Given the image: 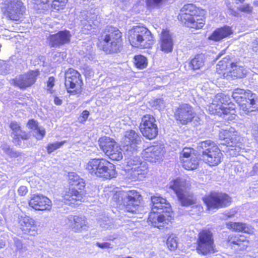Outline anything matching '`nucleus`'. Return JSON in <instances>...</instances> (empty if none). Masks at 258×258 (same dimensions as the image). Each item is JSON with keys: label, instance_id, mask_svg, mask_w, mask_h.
<instances>
[{"label": "nucleus", "instance_id": "44", "mask_svg": "<svg viewBox=\"0 0 258 258\" xmlns=\"http://www.w3.org/2000/svg\"><path fill=\"white\" fill-rule=\"evenodd\" d=\"M168 0H146V4L149 9L160 8Z\"/></svg>", "mask_w": 258, "mask_h": 258}, {"label": "nucleus", "instance_id": "29", "mask_svg": "<svg viewBox=\"0 0 258 258\" xmlns=\"http://www.w3.org/2000/svg\"><path fill=\"white\" fill-rule=\"evenodd\" d=\"M247 70L237 62L232 63L230 69L227 71L226 77H231L232 79L242 78L245 77Z\"/></svg>", "mask_w": 258, "mask_h": 258}, {"label": "nucleus", "instance_id": "12", "mask_svg": "<svg viewBox=\"0 0 258 258\" xmlns=\"http://www.w3.org/2000/svg\"><path fill=\"white\" fill-rule=\"evenodd\" d=\"M196 115L194 108L186 103L180 104L174 113L175 118L182 124H186L191 122Z\"/></svg>", "mask_w": 258, "mask_h": 258}, {"label": "nucleus", "instance_id": "58", "mask_svg": "<svg viewBox=\"0 0 258 258\" xmlns=\"http://www.w3.org/2000/svg\"><path fill=\"white\" fill-rule=\"evenodd\" d=\"M6 68L7 64L4 61L0 60V74H6L7 73Z\"/></svg>", "mask_w": 258, "mask_h": 258}, {"label": "nucleus", "instance_id": "1", "mask_svg": "<svg viewBox=\"0 0 258 258\" xmlns=\"http://www.w3.org/2000/svg\"><path fill=\"white\" fill-rule=\"evenodd\" d=\"M102 49L106 53L120 52L122 47V33L116 28L107 26L100 37Z\"/></svg>", "mask_w": 258, "mask_h": 258}, {"label": "nucleus", "instance_id": "5", "mask_svg": "<svg viewBox=\"0 0 258 258\" xmlns=\"http://www.w3.org/2000/svg\"><path fill=\"white\" fill-rule=\"evenodd\" d=\"M198 10L193 4L184 5L181 9L178 16V19L187 27L196 29L202 28L204 24V21L199 19L198 15Z\"/></svg>", "mask_w": 258, "mask_h": 258}, {"label": "nucleus", "instance_id": "23", "mask_svg": "<svg viewBox=\"0 0 258 258\" xmlns=\"http://www.w3.org/2000/svg\"><path fill=\"white\" fill-rule=\"evenodd\" d=\"M173 39L169 30H163L161 34L160 48L165 52H171L173 50Z\"/></svg>", "mask_w": 258, "mask_h": 258}, {"label": "nucleus", "instance_id": "17", "mask_svg": "<svg viewBox=\"0 0 258 258\" xmlns=\"http://www.w3.org/2000/svg\"><path fill=\"white\" fill-rule=\"evenodd\" d=\"M193 152V149L185 148L180 153V162L182 163L183 167L186 170H194L199 165L198 158Z\"/></svg>", "mask_w": 258, "mask_h": 258}, {"label": "nucleus", "instance_id": "4", "mask_svg": "<svg viewBox=\"0 0 258 258\" xmlns=\"http://www.w3.org/2000/svg\"><path fill=\"white\" fill-rule=\"evenodd\" d=\"M128 40L133 47L141 49L150 48L154 43L151 32L141 26L134 27L128 31Z\"/></svg>", "mask_w": 258, "mask_h": 258}, {"label": "nucleus", "instance_id": "64", "mask_svg": "<svg viewBox=\"0 0 258 258\" xmlns=\"http://www.w3.org/2000/svg\"><path fill=\"white\" fill-rule=\"evenodd\" d=\"M252 174L254 175L258 172V163H255L252 167Z\"/></svg>", "mask_w": 258, "mask_h": 258}, {"label": "nucleus", "instance_id": "46", "mask_svg": "<svg viewBox=\"0 0 258 258\" xmlns=\"http://www.w3.org/2000/svg\"><path fill=\"white\" fill-rule=\"evenodd\" d=\"M135 63L136 67L140 69L145 68L147 65V59L143 55H136L135 56Z\"/></svg>", "mask_w": 258, "mask_h": 258}, {"label": "nucleus", "instance_id": "18", "mask_svg": "<svg viewBox=\"0 0 258 258\" xmlns=\"http://www.w3.org/2000/svg\"><path fill=\"white\" fill-rule=\"evenodd\" d=\"M38 75L36 72L31 71L27 74L20 75L13 80L14 84L21 89H25L33 84Z\"/></svg>", "mask_w": 258, "mask_h": 258}, {"label": "nucleus", "instance_id": "35", "mask_svg": "<svg viewBox=\"0 0 258 258\" xmlns=\"http://www.w3.org/2000/svg\"><path fill=\"white\" fill-rule=\"evenodd\" d=\"M226 225L228 229H232L235 231L249 233L251 231V228L249 226L242 223L229 222Z\"/></svg>", "mask_w": 258, "mask_h": 258}, {"label": "nucleus", "instance_id": "3", "mask_svg": "<svg viewBox=\"0 0 258 258\" xmlns=\"http://www.w3.org/2000/svg\"><path fill=\"white\" fill-rule=\"evenodd\" d=\"M198 149L203 160L210 166H217L222 162L223 154L217 145L211 140L200 142Z\"/></svg>", "mask_w": 258, "mask_h": 258}, {"label": "nucleus", "instance_id": "59", "mask_svg": "<svg viewBox=\"0 0 258 258\" xmlns=\"http://www.w3.org/2000/svg\"><path fill=\"white\" fill-rule=\"evenodd\" d=\"M1 148L2 150L8 156L12 149V148H10V146L7 144H3L1 146Z\"/></svg>", "mask_w": 258, "mask_h": 258}, {"label": "nucleus", "instance_id": "2", "mask_svg": "<svg viewBox=\"0 0 258 258\" xmlns=\"http://www.w3.org/2000/svg\"><path fill=\"white\" fill-rule=\"evenodd\" d=\"M86 169L91 175L105 179L112 178L116 174L114 165L103 158L91 159Z\"/></svg>", "mask_w": 258, "mask_h": 258}, {"label": "nucleus", "instance_id": "43", "mask_svg": "<svg viewBox=\"0 0 258 258\" xmlns=\"http://www.w3.org/2000/svg\"><path fill=\"white\" fill-rule=\"evenodd\" d=\"M233 133H230L227 146L233 147L237 143L240 141V137L239 134L233 128Z\"/></svg>", "mask_w": 258, "mask_h": 258}, {"label": "nucleus", "instance_id": "48", "mask_svg": "<svg viewBox=\"0 0 258 258\" xmlns=\"http://www.w3.org/2000/svg\"><path fill=\"white\" fill-rule=\"evenodd\" d=\"M33 134L37 139L41 140L45 135V131L43 127L38 126L36 130L33 131Z\"/></svg>", "mask_w": 258, "mask_h": 258}, {"label": "nucleus", "instance_id": "9", "mask_svg": "<svg viewBox=\"0 0 258 258\" xmlns=\"http://www.w3.org/2000/svg\"><path fill=\"white\" fill-rule=\"evenodd\" d=\"M83 82L80 74L73 69H69L65 73V86L70 93H79L82 91Z\"/></svg>", "mask_w": 258, "mask_h": 258}, {"label": "nucleus", "instance_id": "13", "mask_svg": "<svg viewBox=\"0 0 258 258\" xmlns=\"http://www.w3.org/2000/svg\"><path fill=\"white\" fill-rule=\"evenodd\" d=\"M141 142V137L135 131L128 130L125 132L122 145L127 154H130V152L134 153L137 151V146Z\"/></svg>", "mask_w": 258, "mask_h": 258}, {"label": "nucleus", "instance_id": "51", "mask_svg": "<svg viewBox=\"0 0 258 258\" xmlns=\"http://www.w3.org/2000/svg\"><path fill=\"white\" fill-rule=\"evenodd\" d=\"M33 3L36 5H40L43 4L44 5L43 9H47L49 5L51 4L53 1V0H32Z\"/></svg>", "mask_w": 258, "mask_h": 258}, {"label": "nucleus", "instance_id": "39", "mask_svg": "<svg viewBox=\"0 0 258 258\" xmlns=\"http://www.w3.org/2000/svg\"><path fill=\"white\" fill-rule=\"evenodd\" d=\"M112 160L119 161L122 159L123 155L122 150L117 144L111 149V151L108 152L107 155Z\"/></svg>", "mask_w": 258, "mask_h": 258}, {"label": "nucleus", "instance_id": "53", "mask_svg": "<svg viewBox=\"0 0 258 258\" xmlns=\"http://www.w3.org/2000/svg\"><path fill=\"white\" fill-rule=\"evenodd\" d=\"M96 245L99 248L101 249H109L112 248L113 247V245L111 243L107 242H96Z\"/></svg>", "mask_w": 258, "mask_h": 258}, {"label": "nucleus", "instance_id": "20", "mask_svg": "<svg viewBox=\"0 0 258 258\" xmlns=\"http://www.w3.org/2000/svg\"><path fill=\"white\" fill-rule=\"evenodd\" d=\"M62 195L64 203L69 205H74L76 202L81 201L83 196L82 190L78 191L75 187L66 188Z\"/></svg>", "mask_w": 258, "mask_h": 258}, {"label": "nucleus", "instance_id": "56", "mask_svg": "<svg viewBox=\"0 0 258 258\" xmlns=\"http://www.w3.org/2000/svg\"><path fill=\"white\" fill-rule=\"evenodd\" d=\"M24 154L22 152L16 151L12 148L9 156L11 158H17L21 157Z\"/></svg>", "mask_w": 258, "mask_h": 258}, {"label": "nucleus", "instance_id": "34", "mask_svg": "<svg viewBox=\"0 0 258 258\" xmlns=\"http://www.w3.org/2000/svg\"><path fill=\"white\" fill-rule=\"evenodd\" d=\"M69 181L70 184L76 186L79 190H82L85 186L84 179L75 172L69 173Z\"/></svg>", "mask_w": 258, "mask_h": 258}, {"label": "nucleus", "instance_id": "57", "mask_svg": "<svg viewBox=\"0 0 258 258\" xmlns=\"http://www.w3.org/2000/svg\"><path fill=\"white\" fill-rule=\"evenodd\" d=\"M28 190L26 186H21L18 189V194L21 196H25L28 193Z\"/></svg>", "mask_w": 258, "mask_h": 258}, {"label": "nucleus", "instance_id": "32", "mask_svg": "<svg viewBox=\"0 0 258 258\" xmlns=\"http://www.w3.org/2000/svg\"><path fill=\"white\" fill-rule=\"evenodd\" d=\"M232 33L231 28L229 26H225L215 30L209 37V39L215 41H218L229 36Z\"/></svg>", "mask_w": 258, "mask_h": 258}, {"label": "nucleus", "instance_id": "6", "mask_svg": "<svg viewBox=\"0 0 258 258\" xmlns=\"http://www.w3.org/2000/svg\"><path fill=\"white\" fill-rule=\"evenodd\" d=\"M196 250L198 254L207 255L217 251L213 234L209 229H203L198 235Z\"/></svg>", "mask_w": 258, "mask_h": 258}, {"label": "nucleus", "instance_id": "10", "mask_svg": "<svg viewBox=\"0 0 258 258\" xmlns=\"http://www.w3.org/2000/svg\"><path fill=\"white\" fill-rule=\"evenodd\" d=\"M123 198V204L128 212L138 213H141L143 210V207L141 205L142 197L137 191H128L124 195Z\"/></svg>", "mask_w": 258, "mask_h": 258}, {"label": "nucleus", "instance_id": "28", "mask_svg": "<svg viewBox=\"0 0 258 258\" xmlns=\"http://www.w3.org/2000/svg\"><path fill=\"white\" fill-rule=\"evenodd\" d=\"M100 17L94 13H87L86 19L82 20L84 30H91L98 27L100 24Z\"/></svg>", "mask_w": 258, "mask_h": 258}, {"label": "nucleus", "instance_id": "42", "mask_svg": "<svg viewBox=\"0 0 258 258\" xmlns=\"http://www.w3.org/2000/svg\"><path fill=\"white\" fill-rule=\"evenodd\" d=\"M178 238L174 234L170 235L167 239L166 244L168 248L171 251L175 250L177 247Z\"/></svg>", "mask_w": 258, "mask_h": 258}, {"label": "nucleus", "instance_id": "36", "mask_svg": "<svg viewBox=\"0 0 258 258\" xmlns=\"http://www.w3.org/2000/svg\"><path fill=\"white\" fill-rule=\"evenodd\" d=\"M250 94V91L246 92L242 89L237 88L234 90L232 97L237 103H240L243 102Z\"/></svg>", "mask_w": 258, "mask_h": 258}, {"label": "nucleus", "instance_id": "27", "mask_svg": "<svg viewBox=\"0 0 258 258\" xmlns=\"http://www.w3.org/2000/svg\"><path fill=\"white\" fill-rule=\"evenodd\" d=\"M68 220L70 226L74 232H80L86 228V221L84 217L71 216Z\"/></svg>", "mask_w": 258, "mask_h": 258}, {"label": "nucleus", "instance_id": "49", "mask_svg": "<svg viewBox=\"0 0 258 258\" xmlns=\"http://www.w3.org/2000/svg\"><path fill=\"white\" fill-rule=\"evenodd\" d=\"M100 226L105 229H111L114 227L112 222L108 218L99 221Z\"/></svg>", "mask_w": 258, "mask_h": 258}, {"label": "nucleus", "instance_id": "52", "mask_svg": "<svg viewBox=\"0 0 258 258\" xmlns=\"http://www.w3.org/2000/svg\"><path fill=\"white\" fill-rule=\"evenodd\" d=\"M252 7H251L249 4H244L242 6L239 7L238 8V10L241 12L246 13H250L252 11Z\"/></svg>", "mask_w": 258, "mask_h": 258}, {"label": "nucleus", "instance_id": "54", "mask_svg": "<svg viewBox=\"0 0 258 258\" xmlns=\"http://www.w3.org/2000/svg\"><path fill=\"white\" fill-rule=\"evenodd\" d=\"M54 78L52 77H49L47 83V90L49 91L50 93H53L52 88L54 85Z\"/></svg>", "mask_w": 258, "mask_h": 258}, {"label": "nucleus", "instance_id": "8", "mask_svg": "<svg viewBox=\"0 0 258 258\" xmlns=\"http://www.w3.org/2000/svg\"><path fill=\"white\" fill-rule=\"evenodd\" d=\"M203 200L208 209H218L228 206L231 203V198L222 192H212L205 196Z\"/></svg>", "mask_w": 258, "mask_h": 258}, {"label": "nucleus", "instance_id": "11", "mask_svg": "<svg viewBox=\"0 0 258 258\" xmlns=\"http://www.w3.org/2000/svg\"><path fill=\"white\" fill-rule=\"evenodd\" d=\"M156 120L151 115L146 114L142 118L140 129L143 135L149 139H153L158 134V127Z\"/></svg>", "mask_w": 258, "mask_h": 258}, {"label": "nucleus", "instance_id": "14", "mask_svg": "<svg viewBox=\"0 0 258 258\" xmlns=\"http://www.w3.org/2000/svg\"><path fill=\"white\" fill-rule=\"evenodd\" d=\"M28 204L35 211H50L51 209V201L42 194L31 195Z\"/></svg>", "mask_w": 258, "mask_h": 258}, {"label": "nucleus", "instance_id": "26", "mask_svg": "<svg viewBox=\"0 0 258 258\" xmlns=\"http://www.w3.org/2000/svg\"><path fill=\"white\" fill-rule=\"evenodd\" d=\"M20 227L25 234H30L35 231L36 224L34 219L28 216H21L19 220Z\"/></svg>", "mask_w": 258, "mask_h": 258}, {"label": "nucleus", "instance_id": "22", "mask_svg": "<svg viewBox=\"0 0 258 258\" xmlns=\"http://www.w3.org/2000/svg\"><path fill=\"white\" fill-rule=\"evenodd\" d=\"M164 152V147L162 145H156L147 148L143 154L148 161L156 162L162 159Z\"/></svg>", "mask_w": 258, "mask_h": 258}, {"label": "nucleus", "instance_id": "40", "mask_svg": "<svg viewBox=\"0 0 258 258\" xmlns=\"http://www.w3.org/2000/svg\"><path fill=\"white\" fill-rule=\"evenodd\" d=\"M212 103L228 106L231 103L229 96L223 93H218L215 96Z\"/></svg>", "mask_w": 258, "mask_h": 258}, {"label": "nucleus", "instance_id": "33", "mask_svg": "<svg viewBox=\"0 0 258 258\" xmlns=\"http://www.w3.org/2000/svg\"><path fill=\"white\" fill-rule=\"evenodd\" d=\"M99 144L100 149L107 155L108 152L111 151L117 143L112 139L107 137H102L99 139Z\"/></svg>", "mask_w": 258, "mask_h": 258}, {"label": "nucleus", "instance_id": "7", "mask_svg": "<svg viewBox=\"0 0 258 258\" xmlns=\"http://www.w3.org/2000/svg\"><path fill=\"white\" fill-rule=\"evenodd\" d=\"M169 187L174 191L183 206H190L195 203L193 195L186 190L184 179L177 178L170 182Z\"/></svg>", "mask_w": 258, "mask_h": 258}, {"label": "nucleus", "instance_id": "41", "mask_svg": "<svg viewBox=\"0 0 258 258\" xmlns=\"http://www.w3.org/2000/svg\"><path fill=\"white\" fill-rule=\"evenodd\" d=\"M232 63L233 62L229 58V57H225L218 62L216 69L221 71L227 70L228 71L230 69Z\"/></svg>", "mask_w": 258, "mask_h": 258}, {"label": "nucleus", "instance_id": "50", "mask_svg": "<svg viewBox=\"0 0 258 258\" xmlns=\"http://www.w3.org/2000/svg\"><path fill=\"white\" fill-rule=\"evenodd\" d=\"M251 135L257 140L258 139V125L255 124H252L250 125L248 131Z\"/></svg>", "mask_w": 258, "mask_h": 258}, {"label": "nucleus", "instance_id": "31", "mask_svg": "<svg viewBox=\"0 0 258 258\" xmlns=\"http://www.w3.org/2000/svg\"><path fill=\"white\" fill-rule=\"evenodd\" d=\"M126 170H128V174L133 179L137 180L140 179L146 173L147 167L146 163L144 162L138 166L127 168Z\"/></svg>", "mask_w": 258, "mask_h": 258}, {"label": "nucleus", "instance_id": "30", "mask_svg": "<svg viewBox=\"0 0 258 258\" xmlns=\"http://www.w3.org/2000/svg\"><path fill=\"white\" fill-rule=\"evenodd\" d=\"M171 216H166L164 213L153 212L152 211L150 214L148 220L153 226L158 228L164 227V223H166V220H169V217Z\"/></svg>", "mask_w": 258, "mask_h": 258}, {"label": "nucleus", "instance_id": "21", "mask_svg": "<svg viewBox=\"0 0 258 258\" xmlns=\"http://www.w3.org/2000/svg\"><path fill=\"white\" fill-rule=\"evenodd\" d=\"M12 130L11 137L13 142L16 145L20 146L21 144L20 139L27 140L29 139L30 135L25 131L22 130L19 124L16 121H12L10 124Z\"/></svg>", "mask_w": 258, "mask_h": 258}, {"label": "nucleus", "instance_id": "25", "mask_svg": "<svg viewBox=\"0 0 258 258\" xmlns=\"http://www.w3.org/2000/svg\"><path fill=\"white\" fill-rule=\"evenodd\" d=\"M227 106L216 104V103H212L209 105L208 109L212 114H217L222 116L225 119H229V117H227L226 116L229 114H234L235 110Z\"/></svg>", "mask_w": 258, "mask_h": 258}, {"label": "nucleus", "instance_id": "61", "mask_svg": "<svg viewBox=\"0 0 258 258\" xmlns=\"http://www.w3.org/2000/svg\"><path fill=\"white\" fill-rule=\"evenodd\" d=\"M244 101L247 103L248 106L251 108L252 106L255 104V100L253 98H247L244 99Z\"/></svg>", "mask_w": 258, "mask_h": 258}, {"label": "nucleus", "instance_id": "37", "mask_svg": "<svg viewBox=\"0 0 258 258\" xmlns=\"http://www.w3.org/2000/svg\"><path fill=\"white\" fill-rule=\"evenodd\" d=\"M136 151L133 152H130V154H127V152L125 153L126 156H128L126 159V163L128 168H131L132 167L138 166L140 165V164L143 163L141 162L140 157L136 155Z\"/></svg>", "mask_w": 258, "mask_h": 258}, {"label": "nucleus", "instance_id": "63", "mask_svg": "<svg viewBox=\"0 0 258 258\" xmlns=\"http://www.w3.org/2000/svg\"><path fill=\"white\" fill-rule=\"evenodd\" d=\"M54 103L56 105H60L62 101L59 97L55 96L54 99Z\"/></svg>", "mask_w": 258, "mask_h": 258}, {"label": "nucleus", "instance_id": "55", "mask_svg": "<svg viewBox=\"0 0 258 258\" xmlns=\"http://www.w3.org/2000/svg\"><path fill=\"white\" fill-rule=\"evenodd\" d=\"M27 126L33 132L38 126V123L35 120L31 119L28 122Z\"/></svg>", "mask_w": 258, "mask_h": 258}, {"label": "nucleus", "instance_id": "45", "mask_svg": "<svg viewBox=\"0 0 258 258\" xmlns=\"http://www.w3.org/2000/svg\"><path fill=\"white\" fill-rule=\"evenodd\" d=\"M233 133V128L230 127L229 130H221L219 131V137L221 140H223L224 142L221 143L223 145H227L230 133Z\"/></svg>", "mask_w": 258, "mask_h": 258}, {"label": "nucleus", "instance_id": "47", "mask_svg": "<svg viewBox=\"0 0 258 258\" xmlns=\"http://www.w3.org/2000/svg\"><path fill=\"white\" fill-rule=\"evenodd\" d=\"M64 143V142H55L53 143H49L47 147V152L50 154L54 150L61 147Z\"/></svg>", "mask_w": 258, "mask_h": 258}, {"label": "nucleus", "instance_id": "60", "mask_svg": "<svg viewBox=\"0 0 258 258\" xmlns=\"http://www.w3.org/2000/svg\"><path fill=\"white\" fill-rule=\"evenodd\" d=\"M242 103V102L241 103L242 104L241 107L242 108L243 110L245 112H247L248 113L249 112L253 111L254 110L253 109L250 108L246 102L245 103Z\"/></svg>", "mask_w": 258, "mask_h": 258}, {"label": "nucleus", "instance_id": "19", "mask_svg": "<svg viewBox=\"0 0 258 258\" xmlns=\"http://www.w3.org/2000/svg\"><path fill=\"white\" fill-rule=\"evenodd\" d=\"M152 204V211L160 213H164L166 216L170 215L171 206L166 199L160 197L154 196L151 197Z\"/></svg>", "mask_w": 258, "mask_h": 258}, {"label": "nucleus", "instance_id": "38", "mask_svg": "<svg viewBox=\"0 0 258 258\" xmlns=\"http://www.w3.org/2000/svg\"><path fill=\"white\" fill-rule=\"evenodd\" d=\"M205 63V56L202 54L197 55L190 62V66L194 70L201 69Z\"/></svg>", "mask_w": 258, "mask_h": 258}, {"label": "nucleus", "instance_id": "15", "mask_svg": "<svg viewBox=\"0 0 258 258\" xmlns=\"http://www.w3.org/2000/svg\"><path fill=\"white\" fill-rule=\"evenodd\" d=\"M71 36L69 31H60L55 34H49L46 38L47 43L50 47H59L69 43Z\"/></svg>", "mask_w": 258, "mask_h": 258}, {"label": "nucleus", "instance_id": "24", "mask_svg": "<svg viewBox=\"0 0 258 258\" xmlns=\"http://www.w3.org/2000/svg\"><path fill=\"white\" fill-rule=\"evenodd\" d=\"M227 242L229 246L240 250L245 249L249 244L246 237L239 234L230 235L227 238Z\"/></svg>", "mask_w": 258, "mask_h": 258}, {"label": "nucleus", "instance_id": "62", "mask_svg": "<svg viewBox=\"0 0 258 258\" xmlns=\"http://www.w3.org/2000/svg\"><path fill=\"white\" fill-rule=\"evenodd\" d=\"M15 244L17 247V250H19L22 249V242L19 240H16L15 241Z\"/></svg>", "mask_w": 258, "mask_h": 258}, {"label": "nucleus", "instance_id": "16", "mask_svg": "<svg viewBox=\"0 0 258 258\" xmlns=\"http://www.w3.org/2000/svg\"><path fill=\"white\" fill-rule=\"evenodd\" d=\"M7 2L5 15L11 20H18L25 12L23 3L20 0H7Z\"/></svg>", "mask_w": 258, "mask_h": 258}]
</instances>
